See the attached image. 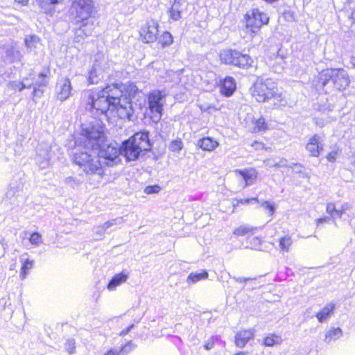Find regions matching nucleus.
I'll use <instances>...</instances> for the list:
<instances>
[{
	"mask_svg": "<svg viewBox=\"0 0 355 355\" xmlns=\"http://www.w3.org/2000/svg\"><path fill=\"white\" fill-rule=\"evenodd\" d=\"M341 153V150L339 147H336L332 150L327 153L325 157L330 163H335Z\"/></svg>",
	"mask_w": 355,
	"mask_h": 355,
	"instance_id": "32",
	"label": "nucleus"
},
{
	"mask_svg": "<svg viewBox=\"0 0 355 355\" xmlns=\"http://www.w3.org/2000/svg\"><path fill=\"white\" fill-rule=\"evenodd\" d=\"M103 355H117V353L112 349H110L107 352H106Z\"/></svg>",
	"mask_w": 355,
	"mask_h": 355,
	"instance_id": "46",
	"label": "nucleus"
},
{
	"mask_svg": "<svg viewBox=\"0 0 355 355\" xmlns=\"http://www.w3.org/2000/svg\"><path fill=\"white\" fill-rule=\"evenodd\" d=\"M34 260L26 259H25L21 266L19 276L21 279H25L28 275L30 270L33 268Z\"/></svg>",
	"mask_w": 355,
	"mask_h": 355,
	"instance_id": "29",
	"label": "nucleus"
},
{
	"mask_svg": "<svg viewBox=\"0 0 355 355\" xmlns=\"http://www.w3.org/2000/svg\"><path fill=\"white\" fill-rule=\"evenodd\" d=\"M350 165L355 171V151L352 153L350 157Z\"/></svg>",
	"mask_w": 355,
	"mask_h": 355,
	"instance_id": "44",
	"label": "nucleus"
},
{
	"mask_svg": "<svg viewBox=\"0 0 355 355\" xmlns=\"http://www.w3.org/2000/svg\"><path fill=\"white\" fill-rule=\"evenodd\" d=\"M249 94L255 102L269 103L274 109L285 106L287 103L277 83L271 78L257 77L250 86Z\"/></svg>",
	"mask_w": 355,
	"mask_h": 355,
	"instance_id": "3",
	"label": "nucleus"
},
{
	"mask_svg": "<svg viewBox=\"0 0 355 355\" xmlns=\"http://www.w3.org/2000/svg\"><path fill=\"white\" fill-rule=\"evenodd\" d=\"M68 344L71 346L70 349H69V352L72 354L74 352L75 350V345L73 341H69Z\"/></svg>",
	"mask_w": 355,
	"mask_h": 355,
	"instance_id": "45",
	"label": "nucleus"
},
{
	"mask_svg": "<svg viewBox=\"0 0 355 355\" xmlns=\"http://www.w3.org/2000/svg\"><path fill=\"white\" fill-rule=\"evenodd\" d=\"M70 15L78 28V31H81L80 37H88L91 35L94 27V19L96 10L94 0H72L70 10Z\"/></svg>",
	"mask_w": 355,
	"mask_h": 355,
	"instance_id": "4",
	"label": "nucleus"
},
{
	"mask_svg": "<svg viewBox=\"0 0 355 355\" xmlns=\"http://www.w3.org/2000/svg\"><path fill=\"white\" fill-rule=\"evenodd\" d=\"M349 209V206L347 203L337 207L334 202H328L326 206V211L331 218H341Z\"/></svg>",
	"mask_w": 355,
	"mask_h": 355,
	"instance_id": "16",
	"label": "nucleus"
},
{
	"mask_svg": "<svg viewBox=\"0 0 355 355\" xmlns=\"http://www.w3.org/2000/svg\"><path fill=\"white\" fill-rule=\"evenodd\" d=\"M252 202H259L258 198L257 197H254V198H243V199H236L234 206H239L240 205H245L252 204Z\"/></svg>",
	"mask_w": 355,
	"mask_h": 355,
	"instance_id": "36",
	"label": "nucleus"
},
{
	"mask_svg": "<svg viewBox=\"0 0 355 355\" xmlns=\"http://www.w3.org/2000/svg\"><path fill=\"white\" fill-rule=\"evenodd\" d=\"M218 87L220 94L225 97H230L236 89V83L232 77L226 76L220 80Z\"/></svg>",
	"mask_w": 355,
	"mask_h": 355,
	"instance_id": "12",
	"label": "nucleus"
},
{
	"mask_svg": "<svg viewBox=\"0 0 355 355\" xmlns=\"http://www.w3.org/2000/svg\"><path fill=\"white\" fill-rule=\"evenodd\" d=\"M257 227L243 225L236 227L233 230V234L236 236H245L248 240L251 236H254Z\"/></svg>",
	"mask_w": 355,
	"mask_h": 355,
	"instance_id": "22",
	"label": "nucleus"
},
{
	"mask_svg": "<svg viewBox=\"0 0 355 355\" xmlns=\"http://www.w3.org/2000/svg\"><path fill=\"white\" fill-rule=\"evenodd\" d=\"M214 345H215V340L214 338H211L210 340H209L207 342H206L204 344V348L206 350H210L212 348H214Z\"/></svg>",
	"mask_w": 355,
	"mask_h": 355,
	"instance_id": "40",
	"label": "nucleus"
},
{
	"mask_svg": "<svg viewBox=\"0 0 355 355\" xmlns=\"http://www.w3.org/2000/svg\"><path fill=\"white\" fill-rule=\"evenodd\" d=\"M15 1L20 4H22V5L26 4L28 1V0H15Z\"/></svg>",
	"mask_w": 355,
	"mask_h": 355,
	"instance_id": "49",
	"label": "nucleus"
},
{
	"mask_svg": "<svg viewBox=\"0 0 355 355\" xmlns=\"http://www.w3.org/2000/svg\"><path fill=\"white\" fill-rule=\"evenodd\" d=\"M63 0H37L39 6L42 9H46L49 6H55L61 3Z\"/></svg>",
	"mask_w": 355,
	"mask_h": 355,
	"instance_id": "33",
	"label": "nucleus"
},
{
	"mask_svg": "<svg viewBox=\"0 0 355 355\" xmlns=\"http://www.w3.org/2000/svg\"><path fill=\"white\" fill-rule=\"evenodd\" d=\"M246 354H248V352L244 351V352H237V353L234 354V355H246Z\"/></svg>",
	"mask_w": 355,
	"mask_h": 355,
	"instance_id": "50",
	"label": "nucleus"
},
{
	"mask_svg": "<svg viewBox=\"0 0 355 355\" xmlns=\"http://www.w3.org/2000/svg\"><path fill=\"white\" fill-rule=\"evenodd\" d=\"M245 29L252 36L257 35L262 26L269 23L270 17L259 8H252L243 17Z\"/></svg>",
	"mask_w": 355,
	"mask_h": 355,
	"instance_id": "8",
	"label": "nucleus"
},
{
	"mask_svg": "<svg viewBox=\"0 0 355 355\" xmlns=\"http://www.w3.org/2000/svg\"><path fill=\"white\" fill-rule=\"evenodd\" d=\"M329 83L336 90L343 92L349 87L350 78L343 68H326L318 73L313 87L316 91L324 90Z\"/></svg>",
	"mask_w": 355,
	"mask_h": 355,
	"instance_id": "6",
	"label": "nucleus"
},
{
	"mask_svg": "<svg viewBox=\"0 0 355 355\" xmlns=\"http://www.w3.org/2000/svg\"><path fill=\"white\" fill-rule=\"evenodd\" d=\"M335 309V303H327L315 313V317L320 322L322 323L334 314Z\"/></svg>",
	"mask_w": 355,
	"mask_h": 355,
	"instance_id": "18",
	"label": "nucleus"
},
{
	"mask_svg": "<svg viewBox=\"0 0 355 355\" xmlns=\"http://www.w3.org/2000/svg\"><path fill=\"white\" fill-rule=\"evenodd\" d=\"M208 278V272L206 270H203L200 273H190L187 277V282L189 283H196L202 279Z\"/></svg>",
	"mask_w": 355,
	"mask_h": 355,
	"instance_id": "31",
	"label": "nucleus"
},
{
	"mask_svg": "<svg viewBox=\"0 0 355 355\" xmlns=\"http://www.w3.org/2000/svg\"><path fill=\"white\" fill-rule=\"evenodd\" d=\"M329 220V217L327 216H323L316 220V224L317 225H319L320 224L324 223H328Z\"/></svg>",
	"mask_w": 355,
	"mask_h": 355,
	"instance_id": "42",
	"label": "nucleus"
},
{
	"mask_svg": "<svg viewBox=\"0 0 355 355\" xmlns=\"http://www.w3.org/2000/svg\"><path fill=\"white\" fill-rule=\"evenodd\" d=\"M182 148L183 143L180 139L173 140L170 144V149L173 152H179Z\"/></svg>",
	"mask_w": 355,
	"mask_h": 355,
	"instance_id": "35",
	"label": "nucleus"
},
{
	"mask_svg": "<svg viewBox=\"0 0 355 355\" xmlns=\"http://www.w3.org/2000/svg\"><path fill=\"white\" fill-rule=\"evenodd\" d=\"M155 42L158 48L166 49L173 43V37L169 31H164L159 36L157 35Z\"/></svg>",
	"mask_w": 355,
	"mask_h": 355,
	"instance_id": "21",
	"label": "nucleus"
},
{
	"mask_svg": "<svg viewBox=\"0 0 355 355\" xmlns=\"http://www.w3.org/2000/svg\"><path fill=\"white\" fill-rule=\"evenodd\" d=\"M159 31V22L155 19H150L139 28V38L144 44L154 43L157 39Z\"/></svg>",
	"mask_w": 355,
	"mask_h": 355,
	"instance_id": "9",
	"label": "nucleus"
},
{
	"mask_svg": "<svg viewBox=\"0 0 355 355\" xmlns=\"http://www.w3.org/2000/svg\"><path fill=\"white\" fill-rule=\"evenodd\" d=\"M254 336L255 330L253 328L241 329L235 334L234 344L236 347L243 348L248 342L253 340Z\"/></svg>",
	"mask_w": 355,
	"mask_h": 355,
	"instance_id": "10",
	"label": "nucleus"
},
{
	"mask_svg": "<svg viewBox=\"0 0 355 355\" xmlns=\"http://www.w3.org/2000/svg\"><path fill=\"white\" fill-rule=\"evenodd\" d=\"M152 147L149 132L146 130L135 132L121 143L122 155L129 162L135 161L140 156L146 155L151 150Z\"/></svg>",
	"mask_w": 355,
	"mask_h": 355,
	"instance_id": "5",
	"label": "nucleus"
},
{
	"mask_svg": "<svg viewBox=\"0 0 355 355\" xmlns=\"http://www.w3.org/2000/svg\"><path fill=\"white\" fill-rule=\"evenodd\" d=\"M343 336V331L340 327H332L324 335V340L330 343L340 338Z\"/></svg>",
	"mask_w": 355,
	"mask_h": 355,
	"instance_id": "27",
	"label": "nucleus"
},
{
	"mask_svg": "<svg viewBox=\"0 0 355 355\" xmlns=\"http://www.w3.org/2000/svg\"><path fill=\"white\" fill-rule=\"evenodd\" d=\"M264 208L268 211L270 216H272L275 213V206L268 201H264L263 202Z\"/></svg>",
	"mask_w": 355,
	"mask_h": 355,
	"instance_id": "39",
	"label": "nucleus"
},
{
	"mask_svg": "<svg viewBox=\"0 0 355 355\" xmlns=\"http://www.w3.org/2000/svg\"><path fill=\"white\" fill-rule=\"evenodd\" d=\"M306 149L311 157H318L324 150L320 137L315 134L312 135L306 144Z\"/></svg>",
	"mask_w": 355,
	"mask_h": 355,
	"instance_id": "11",
	"label": "nucleus"
},
{
	"mask_svg": "<svg viewBox=\"0 0 355 355\" xmlns=\"http://www.w3.org/2000/svg\"><path fill=\"white\" fill-rule=\"evenodd\" d=\"M293 241L292 236L288 234L284 235L279 239V247L280 250L283 252H288L292 245Z\"/></svg>",
	"mask_w": 355,
	"mask_h": 355,
	"instance_id": "26",
	"label": "nucleus"
},
{
	"mask_svg": "<svg viewBox=\"0 0 355 355\" xmlns=\"http://www.w3.org/2000/svg\"><path fill=\"white\" fill-rule=\"evenodd\" d=\"M251 125V132L253 134L263 133L270 129L269 121L263 116L253 118Z\"/></svg>",
	"mask_w": 355,
	"mask_h": 355,
	"instance_id": "15",
	"label": "nucleus"
},
{
	"mask_svg": "<svg viewBox=\"0 0 355 355\" xmlns=\"http://www.w3.org/2000/svg\"><path fill=\"white\" fill-rule=\"evenodd\" d=\"M256 280V278H244L241 280V282H244V283H247L249 281H254Z\"/></svg>",
	"mask_w": 355,
	"mask_h": 355,
	"instance_id": "48",
	"label": "nucleus"
},
{
	"mask_svg": "<svg viewBox=\"0 0 355 355\" xmlns=\"http://www.w3.org/2000/svg\"><path fill=\"white\" fill-rule=\"evenodd\" d=\"M282 343V338L275 333L266 334L262 339L261 345L265 347H273L280 345Z\"/></svg>",
	"mask_w": 355,
	"mask_h": 355,
	"instance_id": "24",
	"label": "nucleus"
},
{
	"mask_svg": "<svg viewBox=\"0 0 355 355\" xmlns=\"http://www.w3.org/2000/svg\"><path fill=\"white\" fill-rule=\"evenodd\" d=\"M264 242L262 236H251L247 240L246 248L252 250H261Z\"/></svg>",
	"mask_w": 355,
	"mask_h": 355,
	"instance_id": "28",
	"label": "nucleus"
},
{
	"mask_svg": "<svg viewBox=\"0 0 355 355\" xmlns=\"http://www.w3.org/2000/svg\"><path fill=\"white\" fill-rule=\"evenodd\" d=\"M160 191L161 187L158 184L148 185L144 189V193L148 195L158 193Z\"/></svg>",
	"mask_w": 355,
	"mask_h": 355,
	"instance_id": "37",
	"label": "nucleus"
},
{
	"mask_svg": "<svg viewBox=\"0 0 355 355\" xmlns=\"http://www.w3.org/2000/svg\"><path fill=\"white\" fill-rule=\"evenodd\" d=\"M128 277V274L125 271H121V272L116 274L112 277L107 285V288L109 291H114L115 288L125 283Z\"/></svg>",
	"mask_w": 355,
	"mask_h": 355,
	"instance_id": "20",
	"label": "nucleus"
},
{
	"mask_svg": "<svg viewBox=\"0 0 355 355\" xmlns=\"http://www.w3.org/2000/svg\"><path fill=\"white\" fill-rule=\"evenodd\" d=\"M182 0H174L171 7L168 10L169 19L173 21H178L181 19L182 10L180 9Z\"/></svg>",
	"mask_w": 355,
	"mask_h": 355,
	"instance_id": "25",
	"label": "nucleus"
},
{
	"mask_svg": "<svg viewBox=\"0 0 355 355\" xmlns=\"http://www.w3.org/2000/svg\"><path fill=\"white\" fill-rule=\"evenodd\" d=\"M349 19L353 21V22H355V10H352L351 14H350V16H349Z\"/></svg>",
	"mask_w": 355,
	"mask_h": 355,
	"instance_id": "47",
	"label": "nucleus"
},
{
	"mask_svg": "<svg viewBox=\"0 0 355 355\" xmlns=\"http://www.w3.org/2000/svg\"><path fill=\"white\" fill-rule=\"evenodd\" d=\"M141 91L134 83L105 85L97 92L89 96L90 110L96 114L104 115L108 121L130 120L133 114V100L139 97Z\"/></svg>",
	"mask_w": 355,
	"mask_h": 355,
	"instance_id": "1",
	"label": "nucleus"
},
{
	"mask_svg": "<svg viewBox=\"0 0 355 355\" xmlns=\"http://www.w3.org/2000/svg\"><path fill=\"white\" fill-rule=\"evenodd\" d=\"M71 84L70 80L67 78L64 80L60 89L57 94V98L60 101L67 100L71 95Z\"/></svg>",
	"mask_w": 355,
	"mask_h": 355,
	"instance_id": "23",
	"label": "nucleus"
},
{
	"mask_svg": "<svg viewBox=\"0 0 355 355\" xmlns=\"http://www.w3.org/2000/svg\"><path fill=\"white\" fill-rule=\"evenodd\" d=\"M237 50L232 49H225L220 51L218 58L220 62L225 65H232L235 67V60Z\"/></svg>",
	"mask_w": 355,
	"mask_h": 355,
	"instance_id": "17",
	"label": "nucleus"
},
{
	"mask_svg": "<svg viewBox=\"0 0 355 355\" xmlns=\"http://www.w3.org/2000/svg\"><path fill=\"white\" fill-rule=\"evenodd\" d=\"M90 75H92V73H90ZM91 78H92V77H91V76H89V83L92 84L94 83L93 81L91 80Z\"/></svg>",
	"mask_w": 355,
	"mask_h": 355,
	"instance_id": "51",
	"label": "nucleus"
},
{
	"mask_svg": "<svg viewBox=\"0 0 355 355\" xmlns=\"http://www.w3.org/2000/svg\"><path fill=\"white\" fill-rule=\"evenodd\" d=\"M219 145L220 143L217 139L209 136L200 138L196 144L198 148L207 153L215 151L218 148Z\"/></svg>",
	"mask_w": 355,
	"mask_h": 355,
	"instance_id": "14",
	"label": "nucleus"
},
{
	"mask_svg": "<svg viewBox=\"0 0 355 355\" xmlns=\"http://www.w3.org/2000/svg\"><path fill=\"white\" fill-rule=\"evenodd\" d=\"M251 146L255 150H268L270 148L266 146V145L261 141L255 140L251 144Z\"/></svg>",
	"mask_w": 355,
	"mask_h": 355,
	"instance_id": "38",
	"label": "nucleus"
},
{
	"mask_svg": "<svg viewBox=\"0 0 355 355\" xmlns=\"http://www.w3.org/2000/svg\"><path fill=\"white\" fill-rule=\"evenodd\" d=\"M50 76V71L49 69H47L46 71H42V72H40L39 73V76L41 77V78H47Z\"/></svg>",
	"mask_w": 355,
	"mask_h": 355,
	"instance_id": "43",
	"label": "nucleus"
},
{
	"mask_svg": "<svg viewBox=\"0 0 355 355\" xmlns=\"http://www.w3.org/2000/svg\"><path fill=\"white\" fill-rule=\"evenodd\" d=\"M165 94L161 90H153L147 95V108L144 117L153 123H157L163 115Z\"/></svg>",
	"mask_w": 355,
	"mask_h": 355,
	"instance_id": "7",
	"label": "nucleus"
},
{
	"mask_svg": "<svg viewBox=\"0 0 355 355\" xmlns=\"http://www.w3.org/2000/svg\"><path fill=\"white\" fill-rule=\"evenodd\" d=\"M82 134L85 141L83 146L85 151L76 153L73 162L89 175H104V166H112L121 161V146L107 144V138L104 132L94 126L83 130Z\"/></svg>",
	"mask_w": 355,
	"mask_h": 355,
	"instance_id": "2",
	"label": "nucleus"
},
{
	"mask_svg": "<svg viewBox=\"0 0 355 355\" xmlns=\"http://www.w3.org/2000/svg\"><path fill=\"white\" fill-rule=\"evenodd\" d=\"M235 60V67L243 69H248L252 66L253 59L248 54L237 51Z\"/></svg>",
	"mask_w": 355,
	"mask_h": 355,
	"instance_id": "19",
	"label": "nucleus"
},
{
	"mask_svg": "<svg viewBox=\"0 0 355 355\" xmlns=\"http://www.w3.org/2000/svg\"><path fill=\"white\" fill-rule=\"evenodd\" d=\"M24 44L27 49H35L41 44V40L35 35H30L25 37Z\"/></svg>",
	"mask_w": 355,
	"mask_h": 355,
	"instance_id": "30",
	"label": "nucleus"
},
{
	"mask_svg": "<svg viewBox=\"0 0 355 355\" xmlns=\"http://www.w3.org/2000/svg\"><path fill=\"white\" fill-rule=\"evenodd\" d=\"M29 241L34 245H39L42 243V235L37 232H33L30 235Z\"/></svg>",
	"mask_w": 355,
	"mask_h": 355,
	"instance_id": "34",
	"label": "nucleus"
},
{
	"mask_svg": "<svg viewBox=\"0 0 355 355\" xmlns=\"http://www.w3.org/2000/svg\"><path fill=\"white\" fill-rule=\"evenodd\" d=\"M234 173L243 178L245 187L255 183L259 176L257 170L254 167L236 169L234 171Z\"/></svg>",
	"mask_w": 355,
	"mask_h": 355,
	"instance_id": "13",
	"label": "nucleus"
},
{
	"mask_svg": "<svg viewBox=\"0 0 355 355\" xmlns=\"http://www.w3.org/2000/svg\"><path fill=\"white\" fill-rule=\"evenodd\" d=\"M133 327H134V324H133L129 325L128 327H127L126 328L123 329L120 332L119 335L121 336H125L126 334H128V332L130 331V329H132Z\"/></svg>",
	"mask_w": 355,
	"mask_h": 355,
	"instance_id": "41",
	"label": "nucleus"
}]
</instances>
